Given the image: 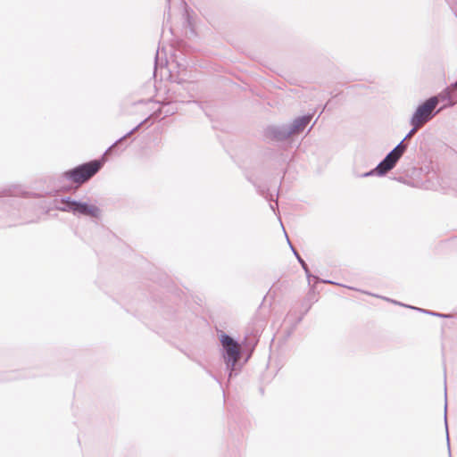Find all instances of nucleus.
I'll list each match as a JSON object with an SVG mask.
<instances>
[{
  "label": "nucleus",
  "instance_id": "obj_21",
  "mask_svg": "<svg viewBox=\"0 0 457 457\" xmlns=\"http://www.w3.org/2000/svg\"><path fill=\"white\" fill-rule=\"evenodd\" d=\"M305 300L312 303V304L313 303L317 302V298H316L315 292L313 289H311V291L309 292L307 298Z\"/></svg>",
  "mask_w": 457,
  "mask_h": 457
},
{
  "label": "nucleus",
  "instance_id": "obj_25",
  "mask_svg": "<svg viewBox=\"0 0 457 457\" xmlns=\"http://www.w3.org/2000/svg\"><path fill=\"white\" fill-rule=\"evenodd\" d=\"M195 87V84L193 82H187L186 86L187 90H190Z\"/></svg>",
  "mask_w": 457,
  "mask_h": 457
},
{
  "label": "nucleus",
  "instance_id": "obj_9",
  "mask_svg": "<svg viewBox=\"0 0 457 457\" xmlns=\"http://www.w3.org/2000/svg\"><path fill=\"white\" fill-rule=\"evenodd\" d=\"M303 268V270H304V273L306 275V278L308 279V283L310 284L311 283V278H313L315 283H324V284H336L335 282H333L332 280H329V279H321L319 277L317 276H314L311 273L310 270H309V267L307 265V263L303 264V266H301Z\"/></svg>",
  "mask_w": 457,
  "mask_h": 457
},
{
  "label": "nucleus",
  "instance_id": "obj_29",
  "mask_svg": "<svg viewBox=\"0 0 457 457\" xmlns=\"http://www.w3.org/2000/svg\"><path fill=\"white\" fill-rule=\"evenodd\" d=\"M270 206L273 211L275 210V206L272 204H270Z\"/></svg>",
  "mask_w": 457,
  "mask_h": 457
},
{
  "label": "nucleus",
  "instance_id": "obj_5",
  "mask_svg": "<svg viewBox=\"0 0 457 457\" xmlns=\"http://www.w3.org/2000/svg\"><path fill=\"white\" fill-rule=\"evenodd\" d=\"M263 136L265 138L271 141L283 142L288 139L292 135L287 124H280L268 126L264 129Z\"/></svg>",
  "mask_w": 457,
  "mask_h": 457
},
{
  "label": "nucleus",
  "instance_id": "obj_10",
  "mask_svg": "<svg viewBox=\"0 0 457 457\" xmlns=\"http://www.w3.org/2000/svg\"><path fill=\"white\" fill-rule=\"evenodd\" d=\"M303 268V270H304V273L306 275V278L308 279V283L310 284L311 283V278H313L315 283H324V284H336L335 282H333L332 280H329V279H321L319 277L317 276H314L311 273L310 270H309V267L307 265V263L303 264V266H301Z\"/></svg>",
  "mask_w": 457,
  "mask_h": 457
},
{
  "label": "nucleus",
  "instance_id": "obj_22",
  "mask_svg": "<svg viewBox=\"0 0 457 457\" xmlns=\"http://www.w3.org/2000/svg\"><path fill=\"white\" fill-rule=\"evenodd\" d=\"M446 407H447V405L445 404V422L446 435H448V426H447V420H446ZM447 446H448V450H449V457H452L451 452H450L449 436H447Z\"/></svg>",
  "mask_w": 457,
  "mask_h": 457
},
{
  "label": "nucleus",
  "instance_id": "obj_11",
  "mask_svg": "<svg viewBox=\"0 0 457 457\" xmlns=\"http://www.w3.org/2000/svg\"><path fill=\"white\" fill-rule=\"evenodd\" d=\"M303 268V270H304V273L306 275V278L308 279V283L310 284L311 283V278H313L315 283H324V284H336L335 282H333L332 280H329V279H321L319 277L317 276H314L311 273L310 270H309V267L307 265V263L303 264V266H301Z\"/></svg>",
  "mask_w": 457,
  "mask_h": 457
},
{
  "label": "nucleus",
  "instance_id": "obj_26",
  "mask_svg": "<svg viewBox=\"0 0 457 457\" xmlns=\"http://www.w3.org/2000/svg\"><path fill=\"white\" fill-rule=\"evenodd\" d=\"M311 303L310 302H308L307 300H303V303H302V307L303 308V311L306 309L307 305Z\"/></svg>",
  "mask_w": 457,
  "mask_h": 457
},
{
  "label": "nucleus",
  "instance_id": "obj_15",
  "mask_svg": "<svg viewBox=\"0 0 457 457\" xmlns=\"http://www.w3.org/2000/svg\"><path fill=\"white\" fill-rule=\"evenodd\" d=\"M286 237H287V243H288V245H289V246H290V248H291V250H292V252H293L294 255L295 256V258H296L297 262H299V264H300L301 266H303V264H305V263H306V262H305V261L301 257V255L299 254V253L297 252V250L293 246V245L291 244V242H290V240H289L288 237H287V235H286Z\"/></svg>",
  "mask_w": 457,
  "mask_h": 457
},
{
  "label": "nucleus",
  "instance_id": "obj_28",
  "mask_svg": "<svg viewBox=\"0 0 457 457\" xmlns=\"http://www.w3.org/2000/svg\"><path fill=\"white\" fill-rule=\"evenodd\" d=\"M158 57H159V50L157 51L156 55H155V64L157 63Z\"/></svg>",
  "mask_w": 457,
  "mask_h": 457
},
{
  "label": "nucleus",
  "instance_id": "obj_18",
  "mask_svg": "<svg viewBox=\"0 0 457 457\" xmlns=\"http://www.w3.org/2000/svg\"><path fill=\"white\" fill-rule=\"evenodd\" d=\"M312 308V303H309L306 307V309L301 313V315L296 319L295 324L293 325L292 329H295V327L303 320L304 315L310 311Z\"/></svg>",
  "mask_w": 457,
  "mask_h": 457
},
{
  "label": "nucleus",
  "instance_id": "obj_24",
  "mask_svg": "<svg viewBox=\"0 0 457 457\" xmlns=\"http://www.w3.org/2000/svg\"><path fill=\"white\" fill-rule=\"evenodd\" d=\"M185 19H186V22L187 23L188 26H191V17L189 15V12L187 10V8L185 9Z\"/></svg>",
  "mask_w": 457,
  "mask_h": 457
},
{
  "label": "nucleus",
  "instance_id": "obj_3",
  "mask_svg": "<svg viewBox=\"0 0 457 457\" xmlns=\"http://www.w3.org/2000/svg\"><path fill=\"white\" fill-rule=\"evenodd\" d=\"M102 166L101 161L92 160L65 170L62 172V178L80 187L89 181L101 170Z\"/></svg>",
  "mask_w": 457,
  "mask_h": 457
},
{
  "label": "nucleus",
  "instance_id": "obj_8",
  "mask_svg": "<svg viewBox=\"0 0 457 457\" xmlns=\"http://www.w3.org/2000/svg\"><path fill=\"white\" fill-rule=\"evenodd\" d=\"M146 120H143L142 122H140L138 125H137L136 127H134L131 130H129V132H127L124 136H122L121 137H120L119 139H117L105 152V154L111 152L115 146H117L119 144H120L122 141H124L126 138H128L129 137H130L133 133H135L136 131H137L139 129V128L145 122Z\"/></svg>",
  "mask_w": 457,
  "mask_h": 457
},
{
  "label": "nucleus",
  "instance_id": "obj_27",
  "mask_svg": "<svg viewBox=\"0 0 457 457\" xmlns=\"http://www.w3.org/2000/svg\"><path fill=\"white\" fill-rule=\"evenodd\" d=\"M207 372L210 374V376L212 378H213L217 382H219L220 384V382L219 381V379L217 378V377L215 375H213L210 370H208Z\"/></svg>",
  "mask_w": 457,
  "mask_h": 457
},
{
  "label": "nucleus",
  "instance_id": "obj_23",
  "mask_svg": "<svg viewBox=\"0 0 457 457\" xmlns=\"http://www.w3.org/2000/svg\"><path fill=\"white\" fill-rule=\"evenodd\" d=\"M428 315H431V316H435V317H439V318H449L450 315L448 314H444V313H440V312H433V311H429L428 312Z\"/></svg>",
  "mask_w": 457,
  "mask_h": 457
},
{
  "label": "nucleus",
  "instance_id": "obj_31",
  "mask_svg": "<svg viewBox=\"0 0 457 457\" xmlns=\"http://www.w3.org/2000/svg\"><path fill=\"white\" fill-rule=\"evenodd\" d=\"M245 341H246V338H245V341H243V344L245 345V346L247 347Z\"/></svg>",
  "mask_w": 457,
  "mask_h": 457
},
{
  "label": "nucleus",
  "instance_id": "obj_19",
  "mask_svg": "<svg viewBox=\"0 0 457 457\" xmlns=\"http://www.w3.org/2000/svg\"><path fill=\"white\" fill-rule=\"evenodd\" d=\"M312 308V303H309L306 307V309L301 313V315L296 319L295 324L293 325L292 329H295V327L303 320L304 315L310 311Z\"/></svg>",
  "mask_w": 457,
  "mask_h": 457
},
{
  "label": "nucleus",
  "instance_id": "obj_16",
  "mask_svg": "<svg viewBox=\"0 0 457 457\" xmlns=\"http://www.w3.org/2000/svg\"><path fill=\"white\" fill-rule=\"evenodd\" d=\"M385 299L387 300V301H390L391 303H394L395 304L402 305V306H404V307H407V308H411L412 310L418 311V312H422V313L428 314V312H429V310H426V309H422V308H419V307H414V306H411V305H407V304H403V303H399V302H397L395 300H391V299H388V298H385Z\"/></svg>",
  "mask_w": 457,
  "mask_h": 457
},
{
  "label": "nucleus",
  "instance_id": "obj_30",
  "mask_svg": "<svg viewBox=\"0 0 457 457\" xmlns=\"http://www.w3.org/2000/svg\"><path fill=\"white\" fill-rule=\"evenodd\" d=\"M444 373H446V370H444ZM446 382V374H445V383Z\"/></svg>",
  "mask_w": 457,
  "mask_h": 457
},
{
  "label": "nucleus",
  "instance_id": "obj_14",
  "mask_svg": "<svg viewBox=\"0 0 457 457\" xmlns=\"http://www.w3.org/2000/svg\"><path fill=\"white\" fill-rule=\"evenodd\" d=\"M249 180H250V181H251V182L255 186V187H256V189H257V192H258L262 196L265 197L266 199H269V196L272 197V195H271V194H270V192H269V189H268V188H266V187H261V186H257V185L255 184V182H253V180H251L250 179H249Z\"/></svg>",
  "mask_w": 457,
  "mask_h": 457
},
{
  "label": "nucleus",
  "instance_id": "obj_1",
  "mask_svg": "<svg viewBox=\"0 0 457 457\" xmlns=\"http://www.w3.org/2000/svg\"><path fill=\"white\" fill-rule=\"evenodd\" d=\"M220 343V354L228 373V380L237 377L248 361L252 351L243 359L244 349L231 336L221 332L219 337Z\"/></svg>",
  "mask_w": 457,
  "mask_h": 457
},
{
  "label": "nucleus",
  "instance_id": "obj_4",
  "mask_svg": "<svg viewBox=\"0 0 457 457\" xmlns=\"http://www.w3.org/2000/svg\"><path fill=\"white\" fill-rule=\"evenodd\" d=\"M441 110L442 108L436 109V98L428 97L417 105L409 122L423 127L436 117Z\"/></svg>",
  "mask_w": 457,
  "mask_h": 457
},
{
  "label": "nucleus",
  "instance_id": "obj_6",
  "mask_svg": "<svg viewBox=\"0 0 457 457\" xmlns=\"http://www.w3.org/2000/svg\"><path fill=\"white\" fill-rule=\"evenodd\" d=\"M312 120V115L306 114L295 118L291 123H288V129L292 136L302 133Z\"/></svg>",
  "mask_w": 457,
  "mask_h": 457
},
{
  "label": "nucleus",
  "instance_id": "obj_32",
  "mask_svg": "<svg viewBox=\"0 0 457 457\" xmlns=\"http://www.w3.org/2000/svg\"><path fill=\"white\" fill-rule=\"evenodd\" d=\"M167 1H168V8L170 9V0H167Z\"/></svg>",
  "mask_w": 457,
  "mask_h": 457
},
{
  "label": "nucleus",
  "instance_id": "obj_2",
  "mask_svg": "<svg viewBox=\"0 0 457 457\" xmlns=\"http://www.w3.org/2000/svg\"><path fill=\"white\" fill-rule=\"evenodd\" d=\"M54 207L61 212H71L78 217H88L92 219H100L101 209L88 202L75 200L71 196L62 197L54 200Z\"/></svg>",
  "mask_w": 457,
  "mask_h": 457
},
{
  "label": "nucleus",
  "instance_id": "obj_12",
  "mask_svg": "<svg viewBox=\"0 0 457 457\" xmlns=\"http://www.w3.org/2000/svg\"><path fill=\"white\" fill-rule=\"evenodd\" d=\"M408 145H409V143L404 140V139H402L393 149L392 151L396 154L398 155L400 158L403 157V155L404 154V153L407 151L408 149Z\"/></svg>",
  "mask_w": 457,
  "mask_h": 457
},
{
  "label": "nucleus",
  "instance_id": "obj_13",
  "mask_svg": "<svg viewBox=\"0 0 457 457\" xmlns=\"http://www.w3.org/2000/svg\"><path fill=\"white\" fill-rule=\"evenodd\" d=\"M380 169H379V166L377 165L374 169L367 171V172H364L362 174H358L356 175L357 177H360V178H367V177H371V176H378V177H383L385 176L384 173L378 171Z\"/></svg>",
  "mask_w": 457,
  "mask_h": 457
},
{
  "label": "nucleus",
  "instance_id": "obj_17",
  "mask_svg": "<svg viewBox=\"0 0 457 457\" xmlns=\"http://www.w3.org/2000/svg\"><path fill=\"white\" fill-rule=\"evenodd\" d=\"M410 125L411 126V130L405 135V137H403L404 140H408L409 138H411L414 134L415 132L420 129L421 127L419 126L418 124L416 125V123H410Z\"/></svg>",
  "mask_w": 457,
  "mask_h": 457
},
{
  "label": "nucleus",
  "instance_id": "obj_20",
  "mask_svg": "<svg viewBox=\"0 0 457 457\" xmlns=\"http://www.w3.org/2000/svg\"><path fill=\"white\" fill-rule=\"evenodd\" d=\"M453 13L457 14V0H445Z\"/></svg>",
  "mask_w": 457,
  "mask_h": 457
},
{
  "label": "nucleus",
  "instance_id": "obj_7",
  "mask_svg": "<svg viewBox=\"0 0 457 457\" xmlns=\"http://www.w3.org/2000/svg\"><path fill=\"white\" fill-rule=\"evenodd\" d=\"M400 157L396 155L392 150L386 154V155L378 162L380 172L384 173L385 176L392 170L400 161Z\"/></svg>",
  "mask_w": 457,
  "mask_h": 457
}]
</instances>
